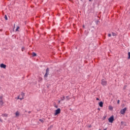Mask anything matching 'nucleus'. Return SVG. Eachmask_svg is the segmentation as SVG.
<instances>
[{"mask_svg":"<svg viewBox=\"0 0 130 130\" xmlns=\"http://www.w3.org/2000/svg\"><path fill=\"white\" fill-rule=\"evenodd\" d=\"M21 96L20 100H23V99H24V97H25V93H22L20 95V97Z\"/></svg>","mask_w":130,"mask_h":130,"instance_id":"7","label":"nucleus"},{"mask_svg":"<svg viewBox=\"0 0 130 130\" xmlns=\"http://www.w3.org/2000/svg\"><path fill=\"white\" fill-rule=\"evenodd\" d=\"M112 36H116V34H115L114 32H112Z\"/></svg>","mask_w":130,"mask_h":130,"instance_id":"16","label":"nucleus"},{"mask_svg":"<svg viewBox=\"0 0 130 130\" xmlns=\"http://www.w3.org/2000/svg\"><path fill=\"white\" fill-rule=\"evenodd\" d=\"M127 108H124L123 109L121 110L120 111V113L121 114H124L125 113V111H126L127 110Z\"/></svg>","mask_w":130,"mask_h":130,"instance_id":"3","label":"nucleus"},{"mask_svg":"<svg viewBox=\"0 0 130 130\" xmlns=\"http://www.w3.org/2000/svg\"><path fill=\"white\" fill-rule=\"evenodd\" d=\"M128 96L130 97V93L128 94Z\"/></svg>","mask_w":130,"mask_h":130,"instance_id":"29","label":"nucleus"},{"mask_svg":"<svg viewBox=\"0 0 130 130\" xmlns=\"http://www.w3.org/2000/svg\"><path fill=\"white\" fill-rule=\"evenodd\" d=\"M32 56H36V54L34 52L32 53Z\"/></svg>","mask_w":130,"mask_h":130,"instance_id":"21","label":"nucleus"},{"mask_svg":"<svg viewBox=\"0 0 130 130\" xmlns=\"http://www.w3.org/2000/svg\"><path fill=\"white\" fill-rule=\"evenodd\" d=\"M48 75H49V68H47V69L46 70V73L44 75V77L45 78H47Z\"/></svg>","mask_w":130,"mask_h":130,"instance_id":"1","label":"nucleus"},{"mask_svg":"<svg viewBox=\"0 0 130 130\" xmlns=\"http://www.w3.org/2000/svg\"><path fill=\"white\" fill-rule=\"evenodd\" d=\"M59 103H60V101H58Z\"/></svg>","mask_w":130,"mask_h":130,"instance_id":"27","label":"nucleus"},{"mask_svg":"<svg viewBox=\"0 0 130 130\" xmlns=\"http://www.w3.org/2000/svg\"><path fill=\"white\" fill-rule=\"evenodd\" d=\"M15 24H14V29H15Z\"/></svg>","mask_w":130,"mask_h":130,"instance_id":"30","label":"nucleus"},{"mask_svg":"<svg viewBox=\"0 0 130 130\" xmlns=\"http://www.w3.org/2000/svg\"><path fill=\"white\" fill-rule=\"evenodd\" d=\"M96 100H99V98H96Z\"/></svg>","mask_w":130,"mask_h":130,"instance_id":"26","label":"nucleus"},{"mask_svg":"<svg viewBox=\"0 0 130 130\" xmlns=\"http://www.w3.org/2000/svg\"><path fill=\"white\" fill-rule=\"evenodd\" d=\"M19 115H20L19 112H16V116H19Z\"/></svg>","mask_w":130,"mask_h":130,"instance_id":"12","label":"nucleus"},{"mask_svg":"<svg viewBox=\"0 0 130 130\" xmlns=\"http://www.w3.org/2000/svg\"><path fill=\"white\" fill-rule=\"evenodd\" d=\"M39 82H42V78L40 77L39 78Z\"/></svg>","mask_w":130,"mask_h":130,"instance_id":"14","label":"nucleus"},{"mask_svg":"<svg viewBox=\"0 0 130 130\" xmlns=\"http://www.w3.org/2000/svg\"><path fill=\"white\" fill-rule=\"evenodd\" d=\"M5 20H6V21H7V20H8V17H7L6 15L5 16Z\"/></svg>","mask_w":130,"mask_h":130,"instance_id":"20","label":"nucleus"},{"mask_svg":"<svg viewBox=\"0 0 130 130\" xmlns=\"http://www.w3.org/2000/svg\"><path fill=\"white\" fill-rule=\"evenodd\" d=\"M1 68H2V69H6L7 68V65L4 64V63H2L0 66Z\"/></svg>","mask_w":130,"mask_h":130,"instance_id":"6","label":"nucleus"},{"mask_svg":"<svg viewBox=\"0 0 130 130\" xmlns=\"http://www.w3.org/2000/svg\"><path fill=\"white\" fill-rule=\"evenodd\" d=\"M99 106H100V107H103V102H100L99 103Z\"/></svg>","mask_w":130,"mask_h":130,"instance_id":"9","label":"nucleus"},{"mask_svg":"<svg viewBox=\"0 0 130 130\" xmlns=\"http://www.w3.org/2000/svg\"><path fill=\"white\" fill-rule=\"evenodd\" d=\"M101 84L103 86H106L107 85V81L105 79H102Z\"/></svg>","mask_w":130,"mask_h":130,"instance_id":"2","label":"nucleus"},{"mask_svg":"<svg viewBox=\"0 0 130 130\" xmlns=\"http://www.w3.org/2000/svg\"><path fill=\"white\" fill-rule=\"evenodd\" d=\"M66 98H67V100H70V97L69 96H66Z\"/></svg>","mask_w":130,"mask_h":130,"instance_id":"22","label":"nucleus"},{"mask_svg":"<svg viewBox=\"0 0 130 130\" xmlns=\"http://www.w3.org/2000/svg\"><path fill=\"white\" fill-rule=\"evenodd\" d=\"M60 113V109L58 108L57 110H56L55 112V115H57V114H59Z\"/></svg>","mask_w":130,"mask_h":130,"instance_id":"4","label":"nucleus"},{"mask_svg":"<svg viewBox=\"0 0 130 130\" xmlns=\"http://www.w3.org/2000/svg\"><path fill=\"white\" fill-rule=\"evenodd\" d=\"M2 116L3 117H8V115L7 114H2Z\"/></svg>","mask_w":130,"mask_h":130,"instance_id":"11","label":"nucleus"},{"mask_svg":"<svg viewBox=\"0 0 130 130\" xmlns=\"http://www.w3.org/2000/svg\"><path fill=\"white\" fill-rule=\"evenodd\" d=\"M39 120H40V121L41 122H42V123H43V122H44V120H43V119H40Z\"/></svg>","mask_w":130,"mask_h":130,"instance_id":"18","label":"nucleus"},{"mask_svg":"<svg viewBox=\"0 0 130 130\" xmlns=\"http://www.w3.org/2000/svg\"><path fill=\"white\" fill-rule=\"evenodd\" d=\"M119 102H120V101L118 100V101H117V104H119Z\"/></svg>","mask_w":130,"mask_h":130,"instance_id":"25","label":"nucleus"},{"mask_svg":"<svg viewBox=\"0 0 130 130\" xmlns=\"http://www.w3.org/2000/svg\"><path fill=\"white\" fill-rule=\"evenodd\" d=\"M109 110H112L113 109V107H112V106H109Z\"/></svg>","mask_w":130,"mask_h":130,"instance_id":"10","label":"nucleus"},{"mask_svg":"<svg viewBox=\"0 0 130 130\" xmlns=\"http://www.w3.org/2000/svg\"><path fill=\"white\" fill-rule=\"evenodd\" d=\"M107 128H105V129H104V130H107Z\"/></svg>","mask_w":130,"mask_h":130,"instance_id":"28","label":"nucleus"},{"mask_svg":"<svg viewBox=\"0 0 130 130\" xmlns=\"http://www.w3.org/2000/svg\"><path fill=\"white\" fill-rule=\"evenodd\" d=\"M91 1H92V0H89V2H91Z\"/></svg>","mask_w":130,"mask_h":130,"instance_id":"32","label":"nucleus"},{"mask_svg":"<svg viewBox=\"0 0 130 130\" xmlns=\"http://www.w3.org/2000/svg\"><path fill=\"white\" fill-rule=\"evenodd\" d=\"M28 113H31V112H28Z\"/></svg>","mask_w":130,"mask_h":130,"instance_id":"31","label":"nucleus"},{"mask_svg":"<svg viewBox=\"0 0 130 130\" xmlns=\"http://www.w3.org/2000/svg\"><path fill=\"white\" fill-rule=\"evenodd\" d=\"M123 122H121V123H122Z\"/></svg>","mask_w":130,"mask_h":130,"instance_id":"34","label":"nucleus"},{"mask_svg":"<svg viewBox=\"0 0 130 130\" xmlns=\"http://www.w3.org/2000/svg\"><path fill=\"white\" fill-rule=\"evenodd\" d=\"M99 130H101V129H99Z\"/></svg>","mask_w":130,"mask_h":130,"instance_id":"33","label":"nucleus"},{"mask_svg":"<svg viewBox=\"0 0 130 130\" xmlns=\"http://www.w3.org/2000/svg\"><path fill=\"white\" fill-rule=\"evenodd\" d=\"M108 120L109 122H110L111 123H112V122H113V121L114 120V118L113 117V116H111L109 118Z\"/></svg>","mask_w":130,"mask_h":130,"instance_id":"5","label":"nucleus"},{"mask_svg":"<svg viewBox=\"0 0 130 130\" xmlns=\"http://www.w3.org/2000/svg\"><path fill=\"white\" fill-rule=\"evenodd\" d=\"M17 99L18 100H21V95H19L18 96V98H17Z\"/></svg>","mask_w":130,"mask_h":130,"instance_id":"19","label":"nucleus"},{"mask_svg":"<svg viewBox=\"0 0 130 130\" xmlns=\"http://www.w3.org/2000/svg\"><path fill=\"white\" fill-rule=\"evenodd\" d=\"M24 50H25V48L22 47L21 49L22 51H24Z\"/></svg>","mask_w":130,"mask_h":130,"instance_id":"23","label":"nucleus"},{"mask_svg":"<svg viewBox=\"0 0 130 130\" xmlns=\"http://www.w3.org/2000/svg\"><path fill=\"white\" fill-rule=\"evenodd\" d=\"M19 29H20V27L19 26H17V27L16 29V31H18Z\"/></svg>","mask_w":130,"mask_h":130,"instance_id":"17","label":"nucleus"},{"mask_svg":"<svg viewBox=\"0 0 130 130\" xmlns=\"http://www.w3.org/2000/svg\"><path fill=\"white\" fill-rule=\"evenodd\" d=\"M64 99H66V97L64 96H63L62 97V98H61V101H63V100H64Z\"/></svg>","mask_w":130,"mask_h":130,"instance_id":"13","label":"nucleus"},{"mask_svg":"<svg viewBox=\"0 0 130 130\" xmlns=\"http://www.w3.org/2000/svg\"><path fill=\"white\" fill-rule=\"evenodd\" d=\"M3 97L0 96V104L1 105H3V104H4V103L3 102V99H2Z\"/></svg>","mask_w":130,"mask_h":130,"instance_id":"8","label":"nucleus"},{"mask_svg":"<svg viewBox=\"0 0 130 130\" xmlns=\"http://www.w3.org/2000/svg\"><path fill=\"white\" fill-rule=\"evenodd\" d=\"M128 59H130V52H128Z\"/></svg>","mask_w":130,"mask_h":130,"instance_id":"15","label":"nucleus"},{"mask_svg":"<svg viewBox=\"0 0 130 130\" xmlns=\"http://www.w3.org/2000/svg\"><path fill=\"white\" fill-rule=\"evenodd\" d=\"M108 37H111V34H108Z\"/></svg>","mask_w":130,"mask_h":130,"instance_id":"24","label":"nucleus"}]
</instances>
